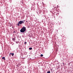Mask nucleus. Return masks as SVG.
<instances>
[{
    "mask_svg": "<svg viewBox=\"0 0 73 73\" xmlns=\"http://www.w3.org/2000/svg\"><path fill=\"white\" fill-rule=\"evenodd\" d=\"M25 31H26V28L24 27L21 29L20 32L21 33H23L25 32Z\"/></svg>",
    "mask_w": 73,
    "mask_h": 73,
    "instance_id": "obj_1",
    "label": "nucleus"
},
{
    "mask_svg": "<svg viewBox=\"0 0 73 73\" xmlns=\"http://www.w3.org/2000/svg\"><path fill=\"white\" fill-rule=\"evenodd\" d=\"M24 22H25V21H21L19 22V24H22V23H24Z\"/></svg>",
    "mask_w": 73,
    "mask_h": 73,
    "instance_id": "obj_2",
    "label": "nucleus"
},
{
    "mask_svg": "<svg viewBox=\"0 0 73 73\" xmlns=\"http://www.w3.org/2000/svg\"><path fill=\"white\" fill-rule=\"evenodd\" d=\"M11 54L12 55V56H13L14 55V53H10V54Z\"/></svg>",
    "mask_w": 73,
    "mask_h": 73,
    "instance_id": "obj_3",
    "label": "nucleus"
},
{
    "mask_svg": "<svg viewBox=\"0 0 73 73\" xmlns=\"http://www.w3.org/2000/svg\"><path fill=\"white\" fill-rule=\"evenodd\" d=\"M2 59H4V60H5V57H2Z\"/></svg>",
    "mask_w": 73,
    "mask_h": 73,
    "instance_id": "obj_4",
    "label": "nucleus"
},
{
    "mask_svg": "<svg viewBox=\"0 0 73 73\" xmlns=\"http://www.w3.org/2000/svg\"><path fill=\"white\" fill-rule=\"evenodd\" d=\"M29 50H32V48H29Z\"/></svg>",
    "mask_w": 73,
    "mask_h": 73,
    "instance_id": "obj_5",
    "label": "nucleus"
},
{
    "mask_svg": "<svg viewBox=\"0 0 73 73\" xmlns=\"http://www.w3.org/2000/svg\"><path fill=\"white\" fill-rule=\"evenodd\" d=\"M15 40V38H12V40H13V41H14V40Z\"/></svg>",
    "mask_w": 73,
    "mask_h": 73,
    "instance_id": "obj_6",
    "label": "nucleus"
},
{
    "mask_svg": "<svg viewBox=\"0 0 73 73\" xmlns=\"http://www.w3.org/2000/svg\"><path fill=\"white\" fill-rule=\"evenodd\" d=\"M47 73H50V71H48L47 72Z\"/></svg>",
    "mask_w": 73,
    "mask_h": 73,
    "instance_id": "obj_7",
    "label": "nucleus"
},
{
    "mask_svg": "<svg viewBox=\"0 0 73 73\" xmlns=\"http://www.w3.org/2000/svg\"><path fill=\"white\" fill-rule=\"evenodd\" d=\"M41 57H42L43 56V55L42 54H41L40 55Z\"/></svg>",
    "mask_w": 73,
    "mask_h": 73,
    "instance_id": "obj_8",
    "label": "nucleus"
},
{
    "mask_svg": "<svg viewBox=\"0 0 73 73\" xmlns=\"http://www.w3.org/2000/svg\"><path fill=\"white\" fill-rule=\"evenodd\" d=\"M27 44V42H25V44Z\"/></svg>",
    "mask_w": 73,
    "mask_h": 73,
    "instance_id": "obj_9",
    "label": "nucleus"
},
{
    "mask_svg": "<svg viewBox=\"0 0 73 73\" xmlns=\"http://www.w3.org/2000/svg\"><path fill=\"white\" fill-rule=\"evenodd\" d=\"M18 26H19V23L18 24Z\"/></svg>",
    "mask_w": 73,
    "mask_h": 73,
    "instance_id": "obj_10",
    "label": "nucleus"
},
{
    "mask_svg": "<svg viewBox=\"0 0 73 73\" xmlns=\"http://www.w3.org/2000/svg\"><path fill=\"white\" fill-rule=\"evenodd\" d=\"M15 32H16L15 31H14V33H15Z\"/></svg>",
    "mask_w": 73,
    "mask_h": 73,
    "instance_id": "obj_11",
    "label": "nucleus"
},
{
    "mask_svg": "<svg viewBox=\"0 0 73 73\" xmlns=\"http://www.w3.org/2000/svg\"><path fill=\"white\" fill-rule=\"evenodd\" d=\"M63 64H64L63 63Z\"/></svg>",
    "mask_w": 73,
    "mask_h": 73,
    "instance_id": "obj_12",
    "label": "nucleus"
},
{
    "mask_svg": "<svg viewBox=\"0 0 73 73\" xmlns=\"http://www.w3.org/2000/svg\"><path fill=\"white\" fill-rule=\"evenodd\" d=\"M26 22H27V21Z\"/></svg>",
    "mask_w": 73,
    "mask_h": 73,
    "instance_id": "obj_13",
    "label": "nucleus"
}]
</instances>
